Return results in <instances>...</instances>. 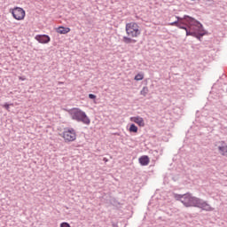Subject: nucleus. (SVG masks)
I'll list each match as a JSON object with an SVG mask.
<instances>
[{"label":"nucleus","instance_id":"1","mask_svg":"<svg viewBox=\"0 0 227 227\" xmlns=\"http://www.w3.org/2000/svg\"><path fill=\"white\" fill-rule=\"evenodd\" d=\"M177 20L170 23V26H176L179 29H184L186 36H193L197 40H201L207 35V31L203 29V24L196 19L184 15L183 18L176 16Z\"/></svg>","mask_w":227,"mask_h":227},{"label":"nucleus","instance_id":"2","mask_svg":"<svg viewBox=\"0 0 227 227\" xmlns=\"http://www.w3.org/2000/svg\"><path fill=\"white\" fill-rule=\"evenodd\" d=\"M175 200L176 201H181L184 207H194L196 208H201V210H205L206 212H212V207L208 202L204 200L203 199L194 197L191 193L185 194H174Z\"/></svg>","mask_w":227,"mask_h":227},{"label":"nucleus","instance_id":"3","mask_svg":"<svg viewBox=\"0 0 227 227\" xmlns=\"http://www.w3.org/2000/svg\"><path fill=\"white\" fill-rule=\"evenodd\" d=\"M68 114L71 119L78 123H83V125H90L91 123V120H90L86 112L81 110V108H72L68 110Z\"/></svg>","mask_w":227,"mask_h":227},{"label":"nucleus","instance_id":"4","mask_svg":"<svg viewBox=\"0 0 227 227\" xmlns=\"http://www.w3.org/2000/svg\"><path fill=\"white\" fill-rule=\"evenodd\" d=\"M59 136L63 137L65 143H72L77 139V133L74 128H64L63 132Z\"/></svg>","mask_w":227,"mask_h":227},{"label":"nucleus","instance_id":"5","mask_svg":"<svg viewBox=\"0 0 227 227\" xmlns=\"http://www.w3.org/2000/svg\"><path fill=\"white\" fill-rule=\"evenodd\" d=\"M126 34L131 38H137L141 35V30H139V25L136 22H129L126 24Z\"/></svg>","mask_w":227,"mask_h":227},{"label":"nucleus","instance_id":"6","mask_svg":"<svg viewBox=\"0 0 227 227\" xmlns=\"http://www.w3.org/2000/svg\"><path fill=\"white\" fill-rule=\"evenodd\" d=\"M10 13H12L13 19L16 20H24L26 17V11L21 7H14L10 9Z\"/></svg>","mask_w":227,"mask_h":227},{"label":"nucleus","instance_id":"7","mask_svg":"<svg viewBox=\"0 0 227 227\" xmlns=\"http://www.w3.org/2000/svg\"><path fill=\"white\" fill-rule=\"evenodd\" d=\"M218 145V152L223 157L227 156V143L225 141H219Z\"/></svg>","mask_w":227,"mask_h":227},{"label":"nucleus","instance_id":"8","mask_svg":"<svg viewBox=\"0 0 227 227\" xmlns=\"http://www.w3.org/2000/svg\"><path fill=\"white\" fill-rule=\"evenodd\" d=\"M35 40L39 42V43H49V42H51V36L48 35H35Z\"/></svg>","mask_w":227,"mask_h":227},{"label":"nucleus","instance_id":"9","mask_svg":"<svg viewBox=\"0 0 227 227\" xmlns=\"http://www.w3.org/2000/svg\"><path fill=\"white\" fill-rule=\"evenodd\" d=\"M138 162L141 166H148L150 164V158L147 155L141 156L138 159Z\"/></svg>","mask_w":227,"mask_h":227},{"label":"nucleus","instance_id":"10","mask_svg":"<svg viewBox=\"0 0 227 227\" xmlns=\"http://www.w3.org/2000/svg\"><path fill=\"white\" fill-rule=\"evenodd\" d=\"M57 33H59V35H67V33H70V27H59L57 28Z\"/></svg>","mask_w":227,"mask_h":227},{"label":"nucleus","instance_id":"11","mask_svg":"<svg viewBox=\"0 0 227 227\" xmlns=\"http://www.w3.org/2000/svg\"><path fill=\"white\" fill-rule=\"evenodd\" d=\"M134 123L139 125V127H145V120L142 117L137 116L133 118Z\"/></svg>","mask_w":227,"mask_h":227},{"label":"nucleus","instance_id":"12","mask_svg":"<svg viewBox=\"0 0 227 227\" xmlns=\"http://www.w3.org/2000/svg\"><path fill=\"white\" fill-rule=\"evenodd\" d=\"M122 42L124 43H126L127 45H129V43H136L137 41L136 39H132V38H130V37H129L127 35H124L122 37Z\"/></svg>","mask_w":227,"mask_h":227},{"label":"nucleus","instance_id":"13","mask_svg":"<svg viewBox=\"0 0 227 227\" xmlns=\"http://www.w3.org/2000/svg\"><path fill=\"white\" fill-rule=\"evenodd\" d=\"M137 126H136V124L132 123L130 126H129V132H134V133H137Z\"/></svg>","mask_w":227,"mask_h":227},{"label":"nucleus","instance_id":"14","mask_svg":"<svg viewBox=\"0 0 227 227\" xmlns=\"http://www.w3.org/2000/svg\"><path fill=\"white\" fill-rule=\"evenodd\" d=\"M143 79H145V74L138 73L136 76H135V81H143Z\"/></svg>","mask_w":227,"mask_h":227},{"label":"nucleus","instance_id":"15","mask_svg":"<svg viewBox=\"0 0 227 227\" xmlns=\"http://www.w3.org/2000/svg\"><path fill=\"white\" fill-rule=\"evenodd\" d=\"M140 95L146 97V95H148V87H144L140 91Z\"/></svg>","mask_w":227,"mask_h":227},{"label":"nucleus","instance_id":"16","mask_svg":"<svg viewBox=\"0 0 227 227\" xmlns=\"http://www.w3.org/2000/svg\"><path fill=\"white\" fill-rule=\"evenodd\" d=\"M11 106H13V104H11ZM2 107H4V109H6V111H10V104L8 103L3 105Z\"/></svg>","mask_w":227,"mask_h":227},{"label":"nucleus","instance_id":"17","mask_svg":"<svg viewBox=\"0 0 227 227\" xmlns=\"http://www.w3.org/2000/svg\"><path fill=\"white\" fill-rule=\"evenodd\" d=\"M60 227H71V226H70V223L67 222H63L62 223H60Z\"/></svg>","mask_w":227,"mask_h":227},{"label":"nucleus","instance_id":"18","mask_svg":"<svg viewBox=\"0 0 227 227\" xmlns=\"http://www.w3.org/2000/svg\"><path fill=\"white\" fill-rule=\"evenodd\" d=\"M89 98H90V100H95L97 96L95 94H89Z\"/></svg>","mask_w":227,"mask_h":227},{"label":"nucleus","instance_id":"19","mask_svg":"<svg viewBox=\"0 0 227 227\" xmlns=\"http://www.w3.org/2000/svg\"><path fill=\"white\" fill-rule=\"evenodd\" d=\"M20 81H25V79H24V78H22V77H20Z\"/></svg>","mask_w":227,"mask_h":227}]
</instances>
